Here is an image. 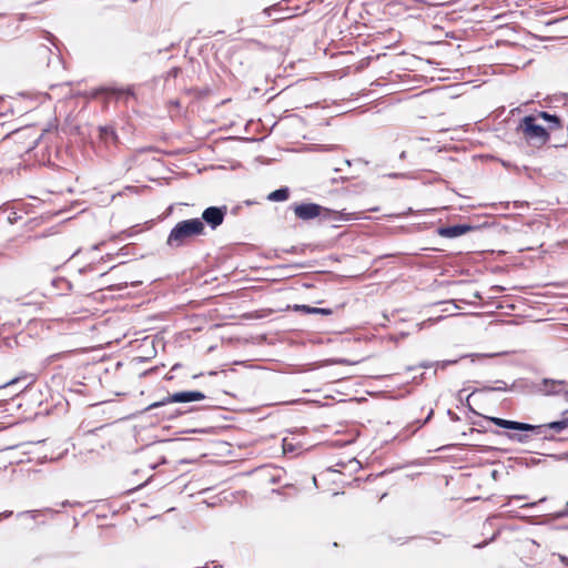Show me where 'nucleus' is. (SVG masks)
<instances>
[{
  "instance_id": "nucleus-1",
  "label": "nucleus",
  "mask_w": 568,
  "mask_h": 568,
  "mask_svg": "<svg viewBox=\"0 0 568 568\" xmlns=\"http://www.w3.org/2000/svg\"><path fill=\"white\" fill-rule=\"evenodd\" d=\"M568 408L564 412V416L560 420L551 422L547 425H538L534 426L526 423L513 422L503 419L499 417H486L488 422L495 424L498 427L513 429V430H521V432H534L536 435H541L545 438L548 436L547 432H551V436L554 434H559L564 429L568 427Z\"/></svg>"
},
{
  "instance_id": "nucleus-2",
  "label": "nucleus",
  "mask_w": 568,
  "mask_h": 568,
  "mask_svg": "<svg viewBox=\"0 0 568 568\" xmlns=\"http://www.w3.org/2000/svg\"><path fill=\"white\" fill-rule=\"evenodd\" d=\"M204 223L200 219L181 221L171 230L166 244L171 247H181L194 237L204 234Z\"/></svg>"
},
{
  "instance_id": "nucleus-3",
  "label": "nucleus",
  "mask_w": 568,
  "mask_h": 568,
  "mask_svg": "<svg viewBox=\"0 0 568 568\" xmlns=\"http://www.w3.org/2000/svg\"><path fill=\"white\" fill-rule=\"evenodd\" d=\"M72 144H34L32 149L28 150V153L31 151L36 152V156L41 154V158L38 159L39 164L42 165H57L60 163H65L69 158V152Z\"/></svg>"
},
{
  "instance_id": "nucleus-4",
  "label": "nucleus",
  "mask_w": 568,
  "mask_h": 568,
  "mask_svg": "<svg viewBox=\"0 0 568 568\" xmlns=\"http://www.w3.org/2000/svg\"><path fill=\"white\" fill-rule=\"evenodd\" d=\"M538 120L539 119L535 113L526 115L520 120L517 130L520 131L526 139L548 142L550 139V133L548 129L545 128V125H541L537 122Z\"/></svg>"
},
{
  "instance_id": "nucleus-5",
  "label": "nucleus",
  "mask_w": 568,
  "mask_h": 568,
  "mask_svg": "<svg viewBox=\"0 0 568 568\" xmlns=\"http://www.w3.org/2000/svg\"><path fill=\"white\" fill-rule=\"evenodd\" d=\"M205 398V395L202 392L199 390H191V392H179L173 395L168 396L161 402H155L151 404L148 409H153L156 407H160L162 405H165L168 403H187V402H196L202 400Z\"/></svg>"
},
{
  "instance_id": "nucleus-6",
  "label": "nucleus",
  "mask_w": 568,
  "mask_h": 568,
  "mask_svg": "<svg viewBox=\"0 0 568 568\" xmlns=\"http://www.w3.org/2000/svg\"><path fill=\"white\" fill-rule=\"evenodd\" d=\"M322 206L315 203H301L293 206L295 216L303 221L318 217L322 213Z\"/></svg>"
},
{
  "instance_id": "nucleus-7",
  "label": "nucleus",
  "mask_w": 568,
  "mask_h": 568,
  "mask_svg": "<svg viewBox=\"0 0 568 568\" xmlns=\"http://www.w3.org/2000/svg\"><path fill=\"white\" fill-rule=\"evenodd\" d=\"M291 0H281L280 2L266 7L263 9L262 13L266 17L276 16L274 21H281L284 19H290L295 14H286L291 11V9L286 6Z\"/></svg>"
},
{
  "instance_id": "nucleus-8",
  "label": "nucleus",
  "mask_w": 568,
  "mask_h": 568,
  "mask_svg": "<svg viewBox=\"0 0 568 568\" xmlns=\"http://www.w3.org/2000/svg\"><path fill=\"white\" fill-rule=\"evenodd\" d=\"M226 214V207L210 206L204 210L202 219L212 227L220 226Z\"/></svg>"
},
{
  "instance_id": "nucleus-9",
  "label": "nucleus",
  "mask_w": 568,
  "mask_h": 568,
  "mask_svg": "<svg viewBox=\"0 0 568 568\" xmlns=\"http://www.w3.org/2000/svg\"><path fill=\"white\" fill-rule=\"evenodd\" d=\"M535 114L538 119L546 122L545 128L548 129L549 133L564 129V119L561 115L548 111H538Z\"/></svg>"
},
{
  "instance_id": "nucleus-10",
  "label": "nucleus",
  "mask_w": 568,
  "mask_h": 568,
  "mask_svg": "<svg viewBox=\"0 0 568 568\" xmlns=\"http://www.w3.org/2000/svg\"><path fill=\"white\" fill-rule=\"evenodd\" d=\"M471 227L469 225H453L447 227H442L439 230V234L445 237H457L460 236L468 231H470Z\"/></svg>"
},
{
  "instance_id": "nucleus-11",
  "label": "nucleus",
  "mask_w": 568,
  "mask_h": 568,
  "mask_svg": "<svg viewBox=\"0 0 568 568\" xmlns=\"http://www.w3.org/2000/svg\"><path fill=\"white\" fill-rule=\"evenodd\" d=\"M142 152L152 155L153 160L160 161L161 156H159V155H174V154L180 153V150H160L154 146H149V148L142 150Z\"/></svg>"
},
{
  "instance_id": "nucleus-12",
  "label": "nucleus",
  "mask_w": 568,
  "mask_h": 568,
  "mask_svg": "<svg viewBox=\"0 0 568 568\" xmlns=\"http://www.w3.org/2000/svg\"><path fill=\"white\" fill-rule=\"evenodd\" d=\"M290 196V191L287 187H282V189H278V190H275L273 192H271L267 196V199L270 201H274V202H282V201H286Z\"/></svg>"
},
{
  "instance_id": "nucleus-13",
  "label": "nucleus",
  "mask_w": 568,
  "mask_h": 568,
  "mask_svg": "<svg viewBox=\"0 0 568 568\" xmlns=\"http://www.w3.org/2000/svg\"><path fill=\"white\" fill-rule=\"evenodd\" d=\"M105 91L108 93L116 95L118 98H120L123 94L129 95V97H133L134 95V92H133V90L131 88H126V89H115V88H112V89H105Z\"/></svg>"
},
{
  "instance_id": "nucleus-14",
  "label": "nucleus",
  "mask_w": 568,
  "mask_h": 568,
  "mask_svg": "<svg viewBox=\"0 0 568 568\" xmlns=\"http://www.w3.org/2000/svg\"><path fill=\"white\" fill-rule=\"evenodd\" d=\"M101 136L103 139H109V138H112L114 140L118 139V136L115 135V132L113 130V128L111 126H105V128H101Z\"/></svg>"
},
{
  "instance_id": "nucleus-15",
  "label": "nucleus",
  "mask_w": 568,
  "mask_h": 568,
  "mask_svg": "<svg viewBox=\"0 0 568 568\" xmlns=\"http://www.w3.org/2000/svg\"><path fill=\"white\" fill-rule=\"evenodd\" d=\"M410 539H412L410 537H394V536H389L388 537L389 542L398 544V545H405Z\"/></svg>"
},
{
  "instance_id": "nucleus-16",
  "label": "nucleus",
  "mask_w": 568,
  "mask_h": 568,
  "mask_svg": "<svg viewBox=\"0 0 568 568\" xmlns=\"http://www.w3.org/2000/svg\"><path fill=\"white\" fill-rule=\"evenodd\" d=\"M338 215H339V219H342L344 221H352V220H356L357 219L355 213L338 212Z\"/></svg>"
},
{
  "instance_id": "nucleus-17",
  "label": "nucleus",
  "mask_w": 568,
  "mask_h": 568,
  "mask_svg": "<svg viewBox=\"0 0 568 568\" xmlns=\"http://www.w3.org/2000/svg\"><path fill=\"white\" fill-rule=\"evenodd\" d=\"M509 438L516 439L518 442L524 443V442H527L528 436L527 435L513 434V435H509Z\"/></svg>"
},
{
  "instance_id": "nucleus-18",
  "label": "nucleus",
  "mask_w": 568,
  "mask_h": 568,
  "mask_svg": "<svg viewBox=\"0 0 568 568\" xmlns=\"http://www.w3.org/2000/svg\"><path fill=\"white\" fill-rule=\"evenodd\" d=\"M313 314L331 315L332 314V310L314 307V313Z\"/></svg>"
},
{
  "instance_id": "nucleus-19",
  "label": "nucleus",
  "mask_w": 568,
  "mask_h": 568,
  "mask_svg": "<svg viewBox=\"0 0 568 568\" xmlns=\"http://www.w3.org/2000/svg\"><path fill=\"white\" fill-rule=\"evenodd\" d=\"M296 308L303 311L306 314H313L314 313V307H311V306H307V305L296 306Z\"/></svg>"
},
{
  "instance_id": "nucleus-20",
  "label": "nucleus",
  "mask_w": 568,
  "mask_h": 568,
  "mask_svg": "<svg viewBox=\"0 0 568 568\" xmlns=\"http://www.w3.org/2000/svg\"><path fill=\"white\" fill-rule=\"evenodd\" d=\"M262 141H263V138H243V139H241V142L255 143V142H262Z\"/></svg>"
},
{
  "instance_id": "nucleus-21",
  "label": "nucleus",
  "mask_w": 568,
  "mask_h": 568,
  "mask_svg": "<svg viewBox=\"0 0 568 568\" xmlns=\"http://www.w3.org/2000/svg\"><path fill=\"white\" fill-rule=\"evenodd\" d=\"M26 130H19V131H16V132H11L9 134L6 135V139L7 138H11L12 135H18V134H22Z\"/></svg>"
},
{
  "instance_id": "nucleus-22",
  "label": "nucleus",
  "mask_w": 568,
  "mask_h": 568,
  "mask_svg": "<svg viewBox=\"0 0 568 568\" xmlns=\"http://www.w3.org/2000/svg\"><path fill=\"white\" fill-rule=\"evenodd\" d=\"M559 560L565 565L568 566V558L564 555H559Z\"/></svg>"
},
{
  "instance_id": "nucleus-23",
  "label": "nucleus",
  "mask_w": 568,
  "mask_h": 568,
  "mask_svg": "<svg viewBox=\"0 0 568 568\" xmlns=\"http://www.w3.org/2000/svg\"><path fill=\"white\" fill-rule=\"evenodd\" d=\"M42 138H43V134H40L38 138H36V139L33 140V142H34V143H38V142H40V141L42 140Z\"/></svg>"
},
{
  "instance_id": "nucleus-24",
  "label": "nucleus",
  "mask_w": 568,
  "mask_h": 568,
  "mask_svg": "<svg viewBox=\"0 0 568 568\" xmlns=\"http://www.w3.org/2000/svg\"><path fill=\"white\" fill-rule=\"evenodd\" d=\"M422 142H425V141H429V138H420L419 139Z\"/></svg>"
},
{
  "instance_id": "nucleus-25",
  "label": "nucleus",
  "mask_w": 568,
  "mask_h": 568,
  "mask_svg": "<svg viewBox=\"0 0 568 568\" xmlns=\"http://www.w3.org/2000/svg\"><path fill=\"white\" fill-rule=\"evenodd\" d=\"M535 505H536V503H531V504H526L525 506L532 507V506H535Z\"/></svg>"
},
{
  "instance_id": "nucleus-26",
  "label": "nucleus",
  "mask_w": 568,
  "mask_h": 568,
  "mask_svg": "<svg viewBox=\"0 0 568 568\" xmlns=\"http://www.w3.org/2000/svg\"><path fill=\"white\" fill-rule=\"evenodd\" d=\"M387 495V493H383L379 497V499H382L383 497H385Z\"/></svg>"
},
{
  "instance_id": "nucleus-27",
  "label": "nucleus",
  "mask_w": 568,
  "mask_h": 568,
  "mask_svg": "<svg viewBox=\"0 0 568 568\" xmlns=\"http://www.w3.org/2000/svg\"><path fill=\"white\" fill-rule=\"evenodd\" d=\"M233 138L231 136H227V138H224L223 141H226V140H232Z\"/></svg>"
}]
</instances>
